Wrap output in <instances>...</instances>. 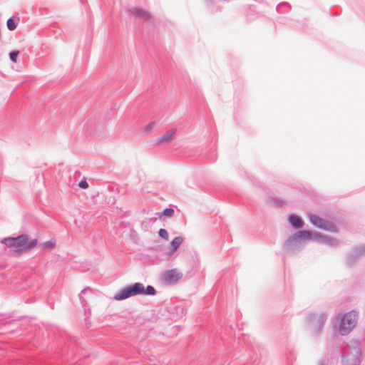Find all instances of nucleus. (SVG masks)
<instances>
[{"instance_id": "f257e3e1", "label": "nucleus", "mask_w": 365, "mask_h": 365, "mask_svg": "<svg viewBox=\"0 0 365 365\" xmlns=\"http://www.w3.org/2000/svg\"><path fill=\"white\" fill-rule=\"evenodd\" d=\"M1 242L6 247L13 248L16 252H23L36 247L38 244V240H29V236L24 234L16 237L4 238Z\"/></svg>"}, {"instance_id": "f03ea898", "label": "nucleus", "mask_w": 365, "mask_h": 365, "mask_svg": "<svg viewBox=\"0 0 365 365\" xmlns=\"http://www.w3.org/2000/svg\"><path fill=\"white\" fill-rule=\"evenodd\" d=\"M357 314L354 311L346 313L341 319L339 331L342 335L348 334L357 323Z\"/></svg>"}, {"instance_id": "7ed1b4c3", "label": "nucleus", "mask_w": 365, "mask_h": 365, "mask_svg": "<svg viewBox=\"0 0 365 365\" xmlns=\"http://www.w3.org/2000/svg\"><path fill=\"white\" fill-rule=\"evenodd\" d=\"M145 292V287L141 283H135L132 286H129L122 289L119 293L114 296L115 300L120 301L127 299L130 297L137 294H143Z\"/></svg>"}, {"instance_id": "20e7f679", "label": "nucleus", "mask_w": 365, "mask_h": 365, "mask_svg": "<svg viewBox=\"0 0 365 365\" xmlns=\"http://www.w3.org/2000/svg\"><path fill=\"white\" fill-rule=\"evenodd\" d=\"M309 218L310 222L314 226H316L319 228L326 230L328 231H331V232L337 231V230L334 224H332L331 222H330L326 220L322 219V217H320L316 215L309 214Z\"/></svg>"}, {"instance_id": "39448f33", "label": "nucleus", "mask_w": 365, "mask_h": 365, "mask_svg": "<svg viewBox=\"0 0 365 365\" xmlns=\"http://www.w3.org/2000/svg\"><path fill=\"white\" fill-rule=\"evenodd\" d=\"M321 237V235L318 233H312L310 231L303 230L299 231L295 233L293 236L290 237L288 239V242H291L297 240H309L312 238L319 239Z\"/></svg>"}, {"instance_id": "423d86ee", "label": "nucleus", "mask_w": 365, "mask_h": 365, "mask_svg": "<svg viewBox=\"0 0 365 365\" xmlns=\"http://www.w3.org/2000/svg\"><path fill=\"white\" fill-rule=\"evenodd\" d=\"M129 13L135 18L142 19L145 21H150L152 19L150 13L140 7H131L129 9Z\"/></svg>"}, {"instance_id": "0eeeda50", "label": "nucleus", "mask_w": 365, "mask_h": 365, "mask_svg": "<svg viewBox=\"0 0 365 365\" xmlns=\"http://www.w3.org/2000/svg\"><path fill=\"white\" fill-rule=\"evenodd\" d=\"M182 274L177 269H173L166 271L163 274V279L165 282L168 283H176L181 277Z\"/></svg>"}, {"instance_id": "6e6552de", "label": "nucleus", "mask_w": 365, "mask_h": 365, "mask_svg": "<svg viewBox=\"0 0 365 365\" xmlns=\"http://www.w3.org/2000/svg\"><path fill=\"white\" fill-rule=\"evenodd\" d=\"M360 352L359 349H355L353 353L347 355L343 360L344 365H359Z\"/></svg>"}, {"instance_id": "1a4fd4ad", "label": "nucleus", "mask_w": 365, "mask_h": 365, "mask_svg": "<svg viewBox=\"0 0 365 365\" xmlns=\"http://www.w3.org/2000/svg\"><path fill=\"white\" fill-rule=\"evenodd\" d=\"M175 130H170L165 133L161 137L157 139V143L159 145H165L170 143L175 137Z\"/></svg>"}, {"instance_id": "9d476101", "label": "nucleus", "mask_w": 365, "mask_h": 365, "mask_svg": "<svg viewBox=\"0 0 365 365\" xmlns=\"http://www.w3.org/2000/svg\"><path fill=\"white\" fill-rule=\"evenodd\" d=\"M289 222L293 227L296 228H299L303 226V221L302 219L295 215H291L289 217Z\"/></svg>"}, {"instance_id": "9b49d317", "label": "nucleus", "mask_w": 365, "mask_h": 365, "mask_svg": "<svg viewBox=\"0 0 365 365\" xmlns=\"http://www.w3.org/2000/svg\"><path fill=\"white\" fill-rule=\"evenodd\" d=\"M56 241L55 239L52 238L48 241H46L41 243L39 245V247L43 250H51L56 246Z\"/></svg>"}, {"instance_id": "f8f14e48", "label": "nucleus", "mask_w": 365, "mask_h": 365, "mask_svg": "<svg viewBox=\"0 0 365 365\" xmlns=\"http://www.w3.org/2000/svg\"><path fill=\"white\" fill-rule=\"evenodd\" d=\"M183 238L182 237H175L170 244V252L174 253L177 249L180 247V245L182 243Z\"/></svg>"}, {"instance_id": "ddd939ff", "label": "nucleus", "mask_w": 365, "mask_h": 365, "mask_svg": "<svg viewBox=\"0 0 365 365\" xmlns=\"http://www.w3.org/2000/svg\"><path fill=\"white\" fill-rule=\"evenodd\" d=\"M6 26L10 31H13L16 28V24L12 18L7 20Z\"/></svg>"}, {"instance_id": "4468645a", "label": "nucleus", "mask_w": 365, "mask_h": 365, "mask_svg": "<svg viewBox=\"0 0 365 365\" xmlns=\"http://www.w3.org/2000/svg\"><path fill=\"white\" fill-rule=\"evenodd\" d=\"M159 235L165 239V240H169V235H168V232L165 229H160L159 230Z\"/></svg>"}, {"instance_id": "2eb2a0df", "label": "nucleus", "mask_w": 365, "mask_h": 365, "mask_svg": "<svg viewBox=\"0 0 365 365\" xmlns=\"http://www.w3.org/2000/svg\"><path fill=\"white\" fill-rule=\"evenodd\" d=\"M155 289L152 286H148L146 289H145V292L143 294H150L153 295L155 294Z\"/></svg>"}, {"instance_id": "dca6fc26", "label": "nucleus", "mask_w": 365, "mask_h": 365, "mask_svg": "<svg viewBox=\"0 0 365 365\" xmlns=\"http://www.w3.org/2000/svg\"><path fill=\"white\" fill-rule=\"evenodd\" d=\"M174 214V210L172 208H166L163 210V215L171 217Z\"/></svg>"}, {"instance_id": "f3484780", "label": "nucleus", "mask_w": 365, "mask_h": 365, "mask_svg": "<svg viewBox=\"0 0 365 365\" xmlns=\"http://www.w3.org/2000/svg\"><path fill=\"white\" fill-rule=\"evenodd\" d=\"M19 54V51H14V52H11L10 53V58H11V60L14 62V63H16V61H17V57Z\"/></svg>"}, {"instance_id": "a211bd4d", "label": "nucleus", "mask_w": 365, "mask_h": 365, "mask_svg": "<svg viewBox=\"0 0 365 365\" xmlns=\"http://www.w3.org/2000/svg\"><path fill=\"white\" fill-rule=\"evenodd\" d=\"M79 187L83 189H86L88 187V184L86 181L83 180L79 182Z\"/></svg>"}, {"instance_id": "6ab92c4d", "label": "nucleus", "mask_w": 365, "mask_h": 365, "mask_svg": "<svg viewBox=\"0 0 365 365\" xmlns=\"http://www.w3.org/2000/svg\"><path fill=\"white\" fill-rule=\"evenodd\" d=\"M150 126L152 127V128L154 127L155 126V123H151L150 124Z\"/></svg>"}]
</instances>
